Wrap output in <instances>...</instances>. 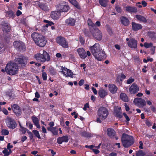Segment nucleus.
<instances>
[{
  "mask_svg": "<svg viewBox=\"0 0 156 156\" xmlns=\"http://www.w3.org/2000/svg\"><path fill=\"white\" fill-rule=\"evenodd\" d=\"M90 49L93 56L98 60L102 61L106 58L107 56L105 52L101 49L98 43H95L94 45L90 47Z\"/></svg>",
  "mask_w": 156,
  "mask_h": 156,
  "instance_id": "f257e3e1",
  "label": "nucleus"
},
{
  "mask_svg": "<svg viewBox=\"0 0 156 156\" xmlns=\"http://www.w3.org/2000/svg\"><path fill=\"white\" fill-rule=\"evenodd\" d=\"M31 37L35 44L40 47H44L47 43V40L41 34L34 32L31 35Z\"/></svg>",
  "mask_w": 156,
  "mask_h": 156,
  "instance_id": "f03ea898",
  "label": "nucleus"
},
{
  "mask_svg": "<svg viewBox=\"0 0 156 156\" xmlns=\"http://www.w3.org/2000/svg\"><path fill=\"white\" fill-rule=\"evenodd\" d=\"M121 141L123 147L128 148L134 143V139L132 136L123 133L122 135Z\"/></svg>",
  "mask_w": 156,
  "mask_h": 156,
  "instance_id": "7ed1b4c3",
  "label": "nucleus"
},
{
  "mask_svg": "<svg viewBox=\"0 0 156 156\" xmlns=\"http://www.w3.org/2000/svg\"><path fill=\"white\" fill-rule=\"evenodd\" d=\"M109 112L108 110L105 107L101 106L98 109L97 111V117L96 121L101 123V120L105 119L108 116Z\"/></svg>",
  "mask_w": 156,
  "mask_h": 156,
  "instance_id": "20e7f679",
  "label": "nucleus"
},
{
  "mask_svg": "<svg viewBox=\"0 0 156 156\" xmlns=\"http://www.w3.org/2000/svg\"><path fill=\"white\" fill-rule=\"evenodd\" d=\"M34 58L39 62L44 63L46 61H48L50 60L49 54L45 51L43 50L42 53L38 52L36 54Z\"/></svg>",
  "mask_w": 156,
  "mask_h": 156,
  "instance_id": "39448f33",
  "label": "nucleus"
},
{
  "mask_svg": "<svg viewBox=\"0 0 156 156\" xmlns=\"http://www.w3.org/2000/svg\"><path fill=\"white\" fill-rule=\"evenodd\" d=\"M5 70L10 75H14L17 73L18 70V66L16 63L9 62L7 64Z\"/></svg>",
  "mask_w": 156,
  "mask_h": 156,
  "instance_id": "423d86ee",
  "label": "nucleus"
},
{
  "mask_svg": "<svg viewBox=\"0 0 156 156\" xmlns=\"http://www.w3.org/2000/svg\"><path fill=\"white\" fill-rule=\"evenodd\" d=\"M13 46L19 52H23L26 50L24 43L21 41H16L13 42Z\"/></svg>",
  "mask_w": 156,
  "mask_h": 156,
  "instance_id": "0eeeda50",
  "label": "nucleus"
},
{
  "mask_svg": "<svg viewBox=\"0 0 156 156\" xmlns=\"http://www.w3.org/2000/svg\"><path fill=\"white\" fill-rule=\"evenodd\" d=\"M28 59L27 57L23 55H21L18 57L16 58L15 59V61L16 64L20 65L21 67L24 68L26 67Z\"/></svg>",
  "mask_w": 156,
  "mask_h": 156,
  "instance_id": "6e6552de",
  "label": "nucleus"
},
{
  "mask_svg": "<svg viewBox=\"0 0 156 156\" xmlns=\"http://www.w3.org/2000/svg\"><path fill=\"white\" fill-rule=\"evenodd\" d=\"M56 41L63 48H67L69 47L68 42L64 37H62L60 36L57 37L56 38Z\"/></svg>",
  "mask_w": 156,
  "mask_h": 156,
  "instance_id": "1a4fd4ad",
  "label": "nucleus"
},
{
  "mask_svg": "<svg viewBox=\"0 0 156 156\" xmlns=\"http://www.w3.org/2000/svg\"><path fill=\"white\" fill-rule=\"evenodd\" d=\"M6 122L7 126L10 129H14L16 128L17 126L15 121L10 117L8 118Z\"/></svg>",
  "mask_w": 156,
  "mask_h": 156,
  "instance_id": "9d476101",
  "label": "nucleus"
},
{
  "mask_svg": "<svg viewBox=\"0 0 156 156\" xmlns=\"http://www.w3.org/2000/svg\"><path fill=\"white\" fill-rule=\"evenodd\" d=\"M133 103L138 105L139 108H143L146 105V102L145 100L141 98H136L134 99Z\"/></svg>",
  "mask_w": 156,
  "mask_h": 156,
  "instance_id": "9b49d317",
  "label": "nucleus"
},
{
  "mask_svg": "<svg viewBox=\"0 0 156 156\" xmlns=\"http://www.w3.org/2000/svg\"><path fill=\"white\" fill-rule=\"evenodd\" d=\"M11 107L12 111L17 116L19 117L21 115V109L18 104H14L11 105Z\"/></svg>",
  "mask_w": 156,
  "mask_h": 156,
  "instance_id": "f8f14e48",
  "label": "nucleus"
},
{
  "mask_svg": "<svg viewBox=\"0 0 156 156\" xmlns=\"http://www.w3.org/2000/svg\"><path fill=\"white\" fill-rule=\"evenodd\" d=\"M130 94H136L139 90V88L135 83H133L129 89Z\"/></svg>",
  "mask_w": 156,
  "mask_h": 156,
  "instance_id": "ddd939ff",
  "label": "nucleus"
},
{
  "mask_svg": "<svg viewBox=\"0 0 156 156\" xmlns=\"http://www.w3.org/2000/svg\"><path fill=\"white\" fill-rule=\"evenodd\" d=\"M137 41L135 39L131 38L127 42L129 47L131 48H136L137 47Z\"/></svg>",
  "mask_w": 156,
  "mask_h": 156,
  "instance_id": "4468645a",
  "label": "nucleus"
},
{
  "mask_svg": "<svg viewBox=\"0 0 156 156\" xmlns=\"http://www.w3.org/2000/svg\"><path fill=\"white\" fill-rule=\"evenodd\" d=\"M94 32L93 34L94 38L98 40H101L102 38L101 32L98 29H94Z\"/></svg>",
  "mask_w": 156,
  "mask_h": 156,
  "instance_id": "2eb2a0df",
  "label": "nucleus"
},
{
  "mask_svg": "<svg viewBox=\"0 0 156 156\" xmlns=\"http://www.w3.org/2000/svg\"><path fill=\"white\" fill-rule=\"evenodd\" d=\"M61 16V13L59 10L57 11H52L51 13V17L54 20H57Z\"/></svg>",
  "mask_w": 156,
  "mask_h": 156,
  "instance_id": "dca6fc26",
  "label": "nucleus"
},
{
  "mask_svg": "<svg viewBox=\"0 0 156 156\" xmlns=\"http://www.w3.org/2000/svg\"><path fill=\"white\" fill-rule=\"evenodd\" d=\"M76 21V20L74 18L70 17L65 20L64 23L65 25L68 26H74L75 25Z\"/></svg>",
  "mask_w": 156,
  "mask_h": 156,
  "instance_id": "f3484780",
  "label": "nucleus"
},
{
  "mask_svg": "<svg viewBox=\"0 0 156 156\" xmlns=\"http://www.w3.org/2000/svg\"><path fill=\"white\" fill-rule=\"evenodd\" d=\"M131 25L132 30L134 31H138L142 28V26L140 24L136 23L134 22H132Z\"/></svg>",
  "mask_w": 156,
  "mask_h": 156,
  "instance_id": "a211bd4d",
  "label": "nucleus"
},
{
  "mask_svg": "<svg viewBox=\"0 0 156 156\" xmlns=\"http://www.w3.org/2000/svg\"><path fill=\"white\" fill-rule=\"evenodd\" d=\"M69 139L68 135H65L58 137L57 139V142L59 144H61L62 142L67 143L68 142Z\"/></svg>",
  "mask_w": 156,
  "mask_h": 156,
  "instance_id": "6ab92c4d",
  "label": "nucleus"
},
{
  "mask_svg": "<svg viewBox=\"0 0 156 156\" xmlns=\"http://www.w3.org/2000/svg\"><path fill=\"white\" fill-rule=\"evenodd\" d=\"M77 52L81 59H84L87 57V54L85 50L82 48L77 49Z\"/></svg>",
  "mask_w": 156,
  "mask_h": 156,
  "instance_id": "aec40b11",
  "label": "nucleus"
},
{
  "mask_svg": "<svg viewBox=\"0 0 156 156\" xmlns=\"http://www.w3.org/2000/svg\"><path fill=\"white\" fill-rule=\"evenodd\" d=\"M108 90L110 93L112 94H115L118 90V87L112 83L109 84L108 85Z\"/></svg>",
  "mask_w": 156,
  "mask_h": 156,
  "instance_id": "412c9836",
  "label": "nucleus"
},
{
  "mask_svg": "<svg viewBox=\"0 0 156 156\" xmlns=\"http://www.w3.org/2000/svg\"><path fill=\"white\" fill-rule=\"evenodd\" d=\"M121 22L122 25L125 26H128L129 24L130 21L129 19L124 16H122L120 17Z\"/></svg>",
  "mask_w": 156,
  "mask_h": 156,
  "instance_id": "4be33fe9",
  "label": "nucleus"
},
{
  "mask_svg": "<svg viewBox=\"0 0 156 156\" xmlns=\"http://www.w3.org/2000/svg\"><path fill=\"white\" fill-rule=\"evenodd\" d=\"M70 9V7L68 5H59L58 9L60 12V13L62 12H67Z\"/></svg>",
  "mask_w": 156,
  "mask_h": 156,
  "instance_id": "5701e85b",
  "label": "nucleus"
},
{
  "mask_svg": "<svg viewBox=\"0 0 156 156\" xmlns=\"http://www.w3.org/2000/svg\"><path fill=\"white\" fill-rule=\"evenodd\" d=\"M38 5L39 7L43 11L47 12L49 10V8L46 3H43V2H40L38 4Z\"/></svg>",
  "mask_w": 156,
  "mask_h": 156,
  "instance_id": "b1692460",
  "label": "nucleus"
},
{
  "mask_svg": "<svg viewBox=\"0 0 156 156\" xmlns=\"http://www.w3.org/2000/svg\"><path fill=\"white\" fill-rule=\"evenodd\" d=\"M125 8L127 12L131 13H135L138 11L137 8L135 7L127 6Z\"/></svg>",
  "mask_w": 156,
  "mask_h": 156,
  "instance_id": "393cba45",
  "label": "nucleus"
},
{
  "mask_svg": "<svg viewBox=\"0 0 156 156\" xmlns=\"http://www.w3.org/2000/svg\"><path fill=\"white\" fill-rule=\"evenodd\" d=\"M107 134L111 138H114L116 134V132L113 129L108 128L107 131Z\"/></svg>",
  "mask_w": 156,
  "mask_h": 156,
  "instance_id": "a878e982",
  "label": "nucleus"
},
{
  "mask_svg": "<svg viewBox=\"0 0 156 156\" xmlns=\"http://www.w3.org/2000/svg\"><path fill=\"white\" fill-rule=\"evenodd\" d=\"M135 18L137 20L141 22L144 23H145L147 22V19L144 16L139 15H135Z\"/></svg>",
  "mask_w": 156,
  "mask_h": 156,
  "instance_id": "bb28decb",
  "label": "nucleus"
},
{
  "mask_svg": "<svg viewBox=\"0 0 156 156\" xmlns=\"http://www.w3.org/2000/svg\"><path fill=\"white\" fill-rule=\"evenodd\" d=\"M147 35L153 41H155L156 40V33L149 31L147 33Z\"/></svg>",
  "mask_w": 156,
  "mask_h": 156,
  "instance_id": "cd10ccee",
  "label": "nucleus"
},
{
  "mask_svg": "<svg viewBox=\"0 0 156 156\" xmlns=\"http://www.w3.org/2000/svg\"><path fill=\"white\" fill-rule=\"evenodd\" d=\"M120 98L124 102H128L129 101L127 95L124 93H121L120 94Z\"/></svg>",
  "mask_w": 156,
  "mask_h": 156,
  "instance_id": "c85d7f7f",
  "label": "nucleus"
},
{
  "mask_svg": "<svg viewBox=\"0 0 156 156\" xmlns=\"http://www.w3.org/2000/svg\"><path fill=\"white\" fill-rule=\"evenodd\" d=\"M99 3L101 6L102 7H106L108 6V3L109 0H98Z\"/></svg>",
  "mask_w": 156,
  "mask_h": 156,
  "instance_id": "c756f323",
  "label": "nucleus"
},
{
  "mask_svg": "<svg viewBox=\"0 0 156 156\" xmlns=\"http://www.w3.org/2000/svg\"><path fill=\"white\" fill-rule=\"evenodd\" d=\"M98 94L101 98H103L107 95L106 90L104 89H100L98 92Z\"/></svg>",
  "mask_w": 156,
  "mask_h": 156,
  "instance_id": "7c9ffc66",
  "label": "nucleus"
},
{
  "mask_svg": "<svg viewBox=\"0 0 156 156\" xmlns=\"http://www.w3.org/2000/svg\"><path fill=\"white\" fill-rule=\"evenodd\" d=\"M121 109V108H119L118 110H115V116L118 118L121 119L122 117V113L120 112V110Z\"/></svg>",
  "mask_w": 156,
  "mask_h": 156,
  "instance_id": "2f4dec72",
  "label": "nucleus"
},
{
  "mask_svg": "<svg viewBox=\"0 0 156 156\" xmlns=\"http://www.w3.org/2000/svg\"><path fill=\"white\" fill-rule=\"evenodd\" d=\"M48 130L50 131L52 133L53 135H57L58 134V130H55V128L48 127Z\"/></svg>",
  "mask_w": 156,
  "mask_h": 156,
  "instance_id": "473e14b6",
  "label": "nucleus"
},
{
  "mask_svg": "<svg viewBox=\"0 0 156 156\" xmlns=\"http://www.w3.org/2000/svg\"><path fill=\"white\" fill-rule=\"evenodd\" d=\"M48 130L50 131L52 133L53 135H57L58 134V130H55V128L48 127Z\"/></svg>",
  "mask_w": 156,
  "mask_h": 156,
  "instance_id": "72a5a7b5",
  "label": "nucleus"
},
{
  "mask_svg": "<svg viewBox=\"0 0 156 156\" xmlns=\"http://www.w3.org/2000/svg\"><path fill=\"white\" fill-rule=\"evenodd\" d=\"M6 15L10 18H14L15 16V15L13 12L12 10L8 11L6 12Z\"/></svg>",
  "mask_w": 156,
  "mask_h": 156,
  "instance_id": "f704fd0d",
  "label": "nucleus"
},
{
  "mask_svg": "<svg viewBox=\"0 0 156 156\" xmlns=\"http://www.w3.org/2000/svg\"><path fill=\"white\" fill-rule=\"evenodd\" d=\"M69 1L74 6L78 9H80V6L76 0H69Z\"/></svg>",
  "mask_w": 156,
  "mask_h": 156,
  "instance_id": "c9c22d12",
  "label": "nucleus"
},
{
  "mask_svg": "<svg viewBox=\"0 0 156 156\" xmlns=\"http://www.w3.org/2000/svg\"><path fill=\"white\" fill-rule=\"evenodd\" d=\"M81 135L83 137H91V134L86 131H83L81 133Z\"/></svg>",
  "mask_w": 156,
  "mask_h": 156,
  "instance_id": "e433bc0d",
  "label": "nucleus"
},
{
  "mask_svg": "<svg viewBox=\"0 0 156 156\" xmlns=\"http://www.w3.org/2000/svg\"><path fill=\"white\" fill-rule=\"evenodd\" d=\"M11 27L10 25H9L5 28L2 29L3 32L8 33L11 31Z\"/></svg>",
  "mask_w": 156,
  "mask_h": 156,
  "instance_id": "4c0bfd02",
  "label": "nucleus"
},
{
  "mask_svg": "<svg viewBox=\"0 0 156 156\" xmlns=\"http://www.w3.org/2000/svg\"><path fill=\"white\" fill-rule=\"evenodd\" d=\"M87 23L88 24L89 26H91L94 29V28L96 27V26L95 24L92 22L91 20L90 19H88Z\"/></svg>",
  "mask_w": 156,
  "mask_h": 156,
  "instance_id": "58836bf2",
  "label": "nucleus"
},
{
  "mask_svg": "<svg viewBox=\"0 0 156 156\" xmlns=\"http://www.w3.org/2000/svg\"><path fill=\"white\" fill-rule=\"evenodd\" d=\"M146 154V153L142 150H139L136 153V156H144Z\"/></svg>",
  "mask_w": 156,
  "mask_h": 156,
  "instance_id": "ea45409f",
  "label": "nucleus"
},
{
  "mask_svg": "<svg viewBox=\"0 0 156 156\" xmlns=\"http://www.w3.org/2000/svg\"><path fill=\"white\" fill-rule=\"evenodd\" d=\"M9 25L8 22L7 21H3L1 23V25L2 27V29L5 27Z\"/></svg>",
  "mask_w": 156,
  "mask_h": 156,
  "instance_id": "a19ab883",
  "label": "nucleus"
},
{
  "mask_svg": "<svg viewBox=\"0 0 156 156\" xmlns=\"http://www.w3.org/2000/svg\"><path fill=\"white\" fill-rule=\"evenodd\" d=\"M50 73L52 75H55L56 73V71L53 67H51L49 69Z\"/></svg>",
  "mask_w": 156,
  "mask_h": 156,
  "instance_id": "79ce46f5",
  "label": "nucleus"
},
{
  "mask_svg": "<svg viewBox=\"0 0 156 156\" xmlns=\"http://www.w3.org/2000/svg\"><path fill=\"white\" fill-rule=\"evenodd\" d=\"M32 132L36 137H38L39 139H41V137L39 132L37 130H33L32 131Z\"/></svg>",
  "mask_w": 156,
  "mask_h": 156,
  "instance_id": "37998d69",
  "label": "nucleus"
},
{
  "mask_svg": "<svg viewBox=\"0 0 156 156\" xmlns=\"http://www.w3.org/2000/svg\"><path fill=\"white\" fill-rule=\"evenodd\" d=\"M115 9L118 13H121L122 12V9L121 7L119 5H117L115 6Z\"/></svg>",
  "mask_w": 156,
  "mask_h": 156,
  "instance_id": "c03bdc74",
  "label": "nucleus"
},
{
  "mask_svg": "<svg viewBox=\"0 0 156 156\" xmlns=\"http://www.w3.org/2000/svg\"><path fill=\"white\" fill-rule=\"evenodd\" d=\"M153 46V43L151 42L147 43L145 42L144 44V46L146 48H149Z\"/></svg>",
  "mask_w": 156,
  "mask_h": 156,
  "instance_id": "a18cd8bd",
  "label": "nucleus"
},
{
  "mask_svg": "<svg viewBox=\"0 0 156 156\" xmlns=\"http://www.w3.org/2000/svg\"><path fill=\"white\" fill-rule=\"evenodd\" d=\"M5 50V48L3 44L0 43V54L3 52Z\"/></svg>",
  "mask_w": 156,
  "mask_h": 156,
  "instance_id": "49530a36",
  "label": "nucleus"
},
{
  "mask_svg": "<svg viewBox=\"0 0 156 156\" xmlns=\"http://www.w3.org/2000/svg\"><path fill=\"white\" fill-rule=\"evenodd\" d=\"M44 22L45 23H47V24H46V26L47 27H48V26H51L52 25L54 24V23H53L52 22L50 21L49 20H44Z\"/></svg>",
  "mask_w": 156,
  "mask_h": 156,
  "instance_id": "de8ad7c7",
  "label": "nucleus"
},
{
  "mask_svg": "<svg viewBox=\"0 0 156 156\" xmlns=\"http://www.w3.org/2000/svg\"><path fill=\"white\" fill-rule=\"evenodd\" d=\"M67 73V74L68 76H69L72 78H73V73L71 71L67 69V70H66Z\"/></svg>",
  "mask_w": 156,
  "mask_h": 156,
  "instance_id": "09e8293b",
  "label": "nucleus"
},
{
  "mask_svg": "<svg viewBox=\"0 0 156 156\" xmlns=\"http://www.w3.org/2000/svg\"><path fill=\"white\" fill-rule=\"evenodd\" d=\"M2 135H7L9 134V131L6 129H3L1 131Z\"/></svg>",
  "mask_w": 156,
  "mask_h": 156,
  "instance_id": "8fccbe9b",
  "label": "nucleus"
},
{
  "mask_svg": "<svg viewBox=\"0 0 156 156\" xmlns=\"http://www.w3.org/2000/svg\"><path fill=\"white\" fill-rule=\"evenodd\" d=\"M41 77L43 80H47V74L46 72H42L41 74Z\"/></svg>",
  "mask_w": 156,
  "mask_h": 156,
  "instance_id": "3c124183",
  "label": "nucleus"
},
{
  "mask_svg": "<svg viewBox=\"0 0 156 156\" xmlns=\"http://www.w3.org/2000/svg\"><path fill=\"white\" fill-rule=\"evenodd\" d=\"M20 131H21L22 132V133L23 134H24L26 132V129L23 127L20 124Z\"/></svg>",
  "mask_w": 156,
  "mask_h": 156,
  "instance_id": "603ef678",
  "label": "nucleus"
},
{
  "mask_svg": "<svg viewBox=\"0 0 156 156\" xmlns=\"http://www.w3.org/2000/svg\"><path fill=\"white\" fill-rule=\"evenodd\" d=\"M27 133L29 135V137L30 138V140H32L33 141H34V139H33L34 135L33 134L30 132L29 130H28Z\"/></svg>",
  "mask_w": 156,
  "mask_h": 156,
  "instance_id": "864d4df0",
  "label": "nucleus"
},
{
  "mask_svg": "<svg viewBox=\"0 0 156 156\" xmlns=\"http://www.w3.org/2000/svg\"><path fill=\"white\" fill-rule=\"evenodd\" d=\"M2 153L4 154V156H9V155L8 149L6 148L2 151Z\"/></svg>",
  "mask_w": 156,
  "mask_h": 156,
  "instance_id": "5fc2aeb1",
  "label": "nucleus"
},
{
  "mask_svg": "<svg viewBox=\"0 0 156 156\" xmlns=\"http://www.w3.org/2000/svg\"><path fill=\"white\" fill-rule=\"evenodd\" d=\"M32 120L34 125L39 122V120L36 117L32 118Z\"/></svg>",
  "mask_w": 156,
  "mask_h": 156,
  "instance_id": "6e6d98bb",
  "label": "nucleus"
},
{
  "mask_svg": "<svg viewBox=\"0 0 156 156\" xmlns=\"http://www.w3.org/2000/svg\"><path fill=\"white\" fill-rule=\"evenodd\" d=\"M122 115L124 116V117L126 119V122H129L130 120V119L129 117L127 115L126 113L125 112L123 113Z\"/></svg>",
  "mask_w": 156,
  "mask_h": 156,
  "instance_id": "4d7b16f0",
  "label": "nucleus"
},
{
  "mask_svg": "<svg viewBox=\"0 0 156 156\" xmlns=\"http://www.w3.org/2000/svg\"><path fill=\"white\" fill-rule=\"evenodd\" d=\"M115 81L117 83L120 84L121 82L122 81V80L120 78V76H118L116 78Z\"/></svg>",
  "mask_w": 156,
  "mask_h": 156,
  "instance_id": "13d9d810",
  "label": "nucleus"
},
{
  "mask_svg": "<svg viewBox=\"0 0 156 156\" xmlns=\"http://www.w3.org/2000/svg\"><path fill=\"white\" fill-rule=\"evenodd\" d=\"M89 108V105L88 103H87L84 105V107L83 108V109L84 111H86L87 108Z\"/></svg>",
  "mask_w": 156,
  "mask_h": 156,
  "instance_id": "bf43d9fd",
  "label": "nucleus"
},
{
  "mask_svg": "<svg viewBox=\"0 0 156 156\" xmlns=\"http://www.w3.org/2000/svg\"><path fill=\"white\" fill-rule=\"evenodd\" d=\"M26 125L30 129H32L33 125L30 122H26Z\"/></svg>",
  "mask_w": 156,
  "mask_h": 156,
  "instance_id": "052dcab7",
  "label": "nucleus"
},
{
  "mask_svg": "<svg viewBox=\"0 0 156 156\" xmlns=\"http://www.w3.org/2000/svg\"><path fill=\"white\" fill-rule=\"evenodd\" d=\"M134 79L131 78H129L127 81V83L128 84H130L134 82Z\"/></svg>",
  "mask_w": 156,
  "mask_h": 156,
  "instance_id": "680f3d73",
  "label": "nucleus"
},
{
  "mask_svg": "<svg viewBox=\"0 0 156 156\" xmlns=\"http://www.w3.org/2000/svg\"><path fill=\"white\" fill-rule=\"evenodd\" d=\"M133 58L136 62H139L140 61V59L138 55L134 56H133Z\"/></svg>",
  "mask_w": 156,
  "mask_h": 156,
  "instance_id": "e2e57ef3",
  "label": "nucleus"
},
{
  "mask_svg": "<svg viewBox=\"0 0 156 156\" xmlns=\"http://www.w3.org/2000/svg\"><path fill=\"white\" fill-rule=\"evenodd\" d=\"M124 105L125 107L126 110L127 112L129 111L130 110V108L127 104L126 103H125L124 104Z\"/></svg>",
  "mask_w": 156,
  "mask_h": 156,
  "instance_id": "0e129e2a",
  "label": "nucleus"
},
{
  "mask_svg": "<svg viewBox=\"0 0 156 156\" xmlns=\"http://www.w3.org/2000/svg\"><path fill=\"white\" fill-rule=\"evenodd\" d=\"M155 48V46H152V48L151 49V55H153L154 53Z\"/></svg>",
  "mask_w": 156,
  "mask_h": 156,
  "instance_id": "69168bd1",
  "label": "nucleus"
},
{
  "mask_svg": "<svg viewBox=\"0 0 156 156\" xmlns=\"http://www.w3.org/2000/svg\"><path fill=\"white\" fill-rule=\"evenodd\" d=\"M80 42L82 45H83L85 42V40L83 38L81 37H80Z\"/></svg>",
  "mask_w": 156,
  "mask_h": 156,
  "instance_id": "338daca9",
  "label": "nucleus"
},
{
  "mask_svg": "<svg viewBox=\"0 0 156 156\" xmlns=\"http://www.w3.org/2000/svg\"><path fill=\"white\" fill-rule=\"evenodd\" d=\"M145 123L148 126H150L151 125V122L148 120L146 121Z\"/></svg>",
  "mask_w": 156,
  "mask_h": 156,
  "instance_id": "774afa93",
  "label": "nucleus"
}]
</instances>
